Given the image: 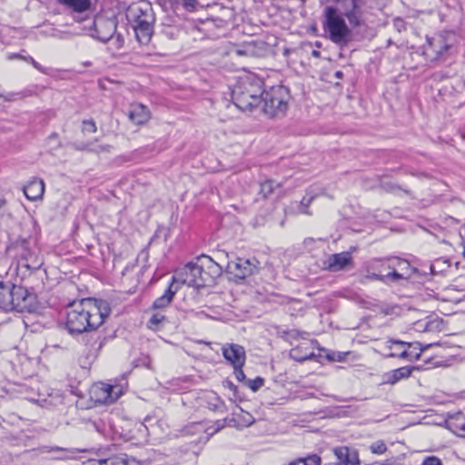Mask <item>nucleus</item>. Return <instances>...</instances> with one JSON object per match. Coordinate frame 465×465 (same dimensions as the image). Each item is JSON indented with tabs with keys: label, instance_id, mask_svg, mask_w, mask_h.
Returning <instances> with one entry per match:
<instances>
[{
	"label": "nucleus",
	"instance_id": "7c9ffc66",
	"mask_svg": "<svg viewBox=\"0 0 465 465\" xmlns=\"http://www.w3.org/2000/svg\"><path fill=\"white\" fill-rule=\"evenodd\" d=\"M290 356L292 359L297 361H303L311 359L313 356L312 352H302V348L300 346L293 348L290 351Z\"/></svg>",
	"mask_w": 465,
	"mask_h": 465
},
{
	"label": "nucleus",
	"instance_id": "2f4dec72",
	"mask_svg": "<svg viewBox=\"0 0 465 465\" xmlns=\"http://www.w3.org/2000/svg\"><path fill=\"white\" fill-rule=\"evenodd\" d=\"M107 42L110 43L109 49L113 52L119 51L123 48L124 44V39L121 35H113L111 39H109Z\"/></svg>",
	"mask_w": 465,
	"mask_h": 465
},
{
	"label": "nucleus",
	"instance_id": "4c0bfd02",
	"mask_svg": "<svg viewBox=\"0 0 465 465\" xmlns=\"http://www.w3.org/2000/svg\"><path fill=\"white\" fill-rule=\"evenodd\" d=\"M366 278L371 279V280H378V281L383 282L382 274L379 273L378 271L372 270L371 268V264L368 267Z\"/></svg>",
	"mask_w": 465,
	"mask_h": 465
},
{
	"label": "nucleus",
	"instance_id": "37998d69",
	"mask_svg": "<svg viewBox=\"0 0 465 465\" xmlns=\"http://www.w3.org/2000/svg\"><path fill=\"white\" fill-rule=\"evenodd\" d=\"M224 420H226V427H233L238 430L236 415H232L231 418H225Z\"/></svg>",
	"mask_w": 465,
	"mask_h": 465
},
{
	"label": "nucleus",
	"instance_id": "c756f323",
	"mask_svg": "<svg viewBox=\"0 0 465 465\" xmlns=\"http://www.w3.org/2000/svg\"><path fill=\"white\" fill-rule=\"evenodd\" d=\"M280 183H276L272 180H267L261 183L260 193L263 195V197H268L272 193H273L276 187H279Z\"/></svg>",
	"mask_w": 465,
	"mask_h": 465
},
{
	"label": "nucleus",
	"instance_id": "5fc2aeb1",
	"mask_svg": "<svg viewBox=\"0 0 465 465\" xmlns=\"http://www.w3.org/2000/svg\"><path fill=\"white\" fill-rule=\"evenodd\" d=\"M463 252L462 254L465 257V241L462 242Z\"/></svg>",
	"mask_w": 465,
	"mask_h": 465
},
{
	"label": "nucleus",
	"instance_id": "4468645a",
	"mask_svg": "<svg viewBox=\"0 0 465 465\" xmlns=\"http://www.w3.org/2000/svg\"><path fill=\"white\" fill-rule=\"evenodd\" d=\"M255 259L237 258L234 261H228L225 264L227 272L239 279H245L254 273L257 269Z\"/></svg>",
	"mask_w": 465,
	"mask_h": 465
},
{
	"label": "nucleus",
	"instance_id": "f704fd0d",
	"mask_svg": "<svg viewBox=\"0 0 465 465\" xmlns=\"http://www.w3.org/2000/svg\"><path fill=\"white\" fill-rule=\"evenodd\" d=\"M226 427V420L224 419L216 420L212 426L207 429L209 434H214Z\"/></svg>",
	"mask_w": 465,
	"mask_h": 465
},
{
	"label": "nucleus",
	"instance_id": "4be33fe9",
	"mask_svg": "<svg viewBox=\"0 0 465 465\" xmlns=\"http://www.w3.org/2000/svg\"><path fill=\"white\" fill-rule=\"evenodd\" d=\"M127 116L134 124H143L149 118L150 114L146 106L142 104H133L130 105Z\"/></svg>",
	"mask_w": 465,
	"mask_h": 465
},
{
	"label": "nucleus",
	"instance_id": "72a5a7b5",
	"mask_svg": "<svg viewBox=\"0 0 465 465\" xmlns=\"http://www.w3.org/2000/svg\"><path fill=\"white\" fill-rule=\"evenodd\" d=\"M264 384V380L261 377H256L253 380L246 381V385L252 391H257Z\"/></svg>",
	"mask_w": 465,
	"mask_h": 465
},
{
	"label": "nucleus",
	"instance_id": "864d4df0",
	"mask_svg": "<svg viewBox=\"0 0 465 465\" xmlns=\"http://www.w3.org/2000/svg\"><path fill=\"white\" fill-rule=\"evenodd\" d=\"M5 203V200L0 199V208H2Z\"/></svg>",
	"mask_w": 465,
	"mask_h": 465
},
{
	"label": "nucleus",
	"instance_id": "39448f33",
	"mask_svg": "<svg viewBox=\"0 0 465 465\" xmlns=\"http://www.w3.org/2000/svg\"><path fill=\"white\" fill-rule=\"evenodd\" d=\"M290 95L286 87L276 85L267 91L262 90V110L269 117L283 115L288 109Z\"/></svg>",
	"mask_w": 465,
	"mask_h": 465
},
{
	"label": "nucleus",
	"instance_id": "ea45409f",
	"mask_svg": "<svg viewBox=\"0 0 465 465\" xmlns=\"http://www.w3.org/2000/svg\"><path fill=\"white\" fill-rule=\"evenodd\" d=\"M252 52V45L248 44L242 48H236L235 53L237 55H248Z\"/></svg>",
	"mask_w": 465,
	"mask_h": 465
},
{
	"label": "nucleus",
	"instance_id": "6e6d98bb",
	"mask_svg": "<svg viewBox=\"0 0 465 465\" xmlns=\"http://www.w3.org/2000/svg\"><path fill=\"white\" fill-rule=\"evenodd\" d=\"M312 54H313L314 56H319L320 52H318V51H313V52H312Z\"/></svg>",
	"mask_w": 465,
	"mask_h": 465
},
{
	"label": "nucleus",
	"instance_id": "423d86ee",
	"mask_svg": "<svg viewBox=\"0 0 465 465\" xmlns=\"http://www.w3.org/2000/svg\"><path fill=\"white\" fill-rule=\"evenodd\" d=\"M6 254L17 261L18 266L29 271L39 269L43 262L38 253L32 250L28 241H15L6 248Z\"/></svg>",
	"mask_w": 465,
	"mask_h": 465
},
{
	"label": "nucleus",
	"instance_id": "a211bd4d",
	"mask_svg": "<svg viewBox=\"0 0 465 465\" xmlns=\"http://www.w3.org/2000/svg\"><path fill=\"white\" fill-rule=\"evenodd\" d=\"M352 264V256L349 252H342L330 255L324 262L326 269L331 272L345 270Z\"/></svg>",
	"mask_w": 465,
	"mask_h": 465
},
{
	"label": "nucleus",
	"instance_id": "0eeeda50",
	"mask_svg": "<svg viewBox=\"0 0 465 465\" xmlns=\"http://www.w3.org/2000/svg\"><path fill=\"white\" fill-rule=\"evenodd\" d=\"M453 45V34L444 32L427 37L423 45V54L429 61H437L446 57Z\"/></svg>",
	"mask_w": 465,
	"mask_h": 465
},
{
	"label": "nucleus",
	"instance_id": "aec40b11",
	"mask_svg": "<svg viewBox=\"0 0 465 465\" xmlns=\"http://www.w3.org/2000/svg\"><path fill=\"white\" fill-rule=\"evenodd\" d=\"M23 192L30 201L41 199L45 193V183L42 179L33 178L24 187Z\"/></svg>",
	"mask_w": 465,
	"mask_h": 465
},
{
	"label": "nucleus",
	"instance_id": "9d476101",
	"mask_svg": "<svg viewBox=\"0 0 465 465\" xmlns=\"http://www.w3.org/2000/svg\"><path fill=\"white\" fill-rule=\"evenodd\" d=\"M172 280L173 282L180 281L183 284L197 289L208 285L198 260L188 262L183 269L176 272V276Z\"/></svg>",
	"mask_w": 465,
	"mask_h": 465
},
{
	"label": "nucleus",
	"instance_id": "412c9836",
	"mask_svg": "<svg viewBox=\"0 0 465 465\" xmlns=\"http://www.w3.org/2000/svg\"><path fill=\"white\" fill-rule=\"evenodd\" d=\"M445 422L454 434L465 437V415L462 412L449 413Z\"/></svg>",
	"mask_w": 465,
	"mask_h": 465
},
{
	"label": "nucleus",
	"instance_id": "09e8293b",
	"mask_svg": "<svg viewBox=\"0 0 465 465\" xmlns=\"http://www.w3.org/2000/svg\"><path fill=\"white\" fill-rule=\"evenodd\" d=\"M196 427H197L196 424H191L190 426L186 427L185 430H187L188 433H193V431L191 430V429H194Z\"/></svg>",
	"mask_w": 465,
	"mask_h": 465
},
{
	"label": "nucleus",
	"instance_id": "a19ab883",
	"mask_svg": "<svg viewBox=\"0 0 465 465\" xmlns=\"http://www.w3.org/2000/svg\"><path fill=\"white\" fill-rule=\"evenodd\" d=\"M242 367L243 365L233 366L235 378L239 381H244L246 379L245 374L242 371Z\"/></svg>",
	"mask_w": 465,
	"mask_h": 465
},
{
	"label": "nucleus",
	"instance_id": "dca6fc26",
	"mask_svg": "<svg viewBox=\"0 0 465 465\" xmlns=\"http://www.w3.org/2000/svg\"><path fill=\"white\" fill-rule=\"evenodd\" d=\"M197 259L201 269L203 272L207 284L210 285L213 283L214 281L222 275L223 268L224 265L221 262H215L212 257L208 255H202Z\"/></svg>",
	"mask_w": 465,
	"mask_h": 465
},
{
	"label": "nucleus",
	"instance_id": "c85d7f7f",
	"mask_svg": "<svg viewBox=\"0 0 465 465\" xmlns=\"http://www.w3.org/2000/svg\"><path fill=\"white\" fill-rule=\"evenodd\" d=\"M166 322V317L160 313H153L147 322V326L149 329L153 331H157L161 328L162 324Z\"/></svg>",
	"mask_w": 465,
	"mask_h": 465
},
{
	"label": "nucleus",
	"instance_id": "49530a36",
	"mask_svg": "<svg viewBox=\"0 0 465 465\" xmlns=\"http://www.w3.org/2000/svg\"><path fill=\"white\" fill-rule=\"evenodd\" d=\"M29 61L35 68H36L37 70H41V65L33 57H29Z\"/></svg>",
	"mask_w": 465,
	"mask_h": 465
},
{
	"label": "nucleus",
	"instance_id": "1a4fd4ad",
	"mask_svg": "<svg viewBox=\"0 0 465 465\" xmlns=\"http://www.w3.org/2000/svg\"><path fill=\"white\" fill-rule=\"evenodd\" d=\"M353 28L364 25L366 0H339L335 6Z\"/></svg>",
	"mask_w": 465,
	"mask_h": 465
},
{
	"label": "nucleus",
	"instance_id": "7ed1b4c3",
	"mask_svg": "<svg viewBox=\"0 0 465 465\" xmlns=\"http://www.w3.org/2000/svg\"><path fill=\"white\" fill-rule=\"evenodd\" d=\"M127 19L133 25L137 41L147 45L153 35L154 16L152 5L148 2H140L130 5L126 12Z\"/></svg>",
	"mask_w": 465,
	"mask_h": 465
},
{
	"label": "nucleus",
	"instance_id": "6e6552de",
	"mask_svg": "<svg viewBox=\"0 0 465 465\" xmlns=\"http://www.w3.org/2000/svg\"><path fill=\"white\" fill-rule=\"evenodd\" d=\"M82 22L84 23L83 30L88 35L104 43L111 39L116 31V24L111 19L85 17Z\"/></svg>",
	"mask_w": 465,
	"mask_h": 465
},
{
	"label": "nucleus",
	"instance_id": "c9c22d12",
	"mask_svg": "<svg viewBox=\"0 0 465 465\" xmlns=\"http://www.w3.org/2000/svg\"><path fill=\"white\" fill-rule=\"evenodd\" d=\"M313 198H314L313 196H309V197L305 196L302 198V200L300 203V206H299V210L301 213H305V214H311V213L308 210V207L311 204V203L312 202Z\"/></svg>",
	"mask_w": 465,
	"mask_h": 465
},
{
	"label": "nucleus",
	"instance_id": "e433bc0d",
	"mask_svg": "<svg viewBox=\"0 0 465 465\" xmlns=\"http://www.w3.org/2000/svg\"><path fill=\"white\" fill-rule=\"evenodd\" d=\"M97 130L96 124L93 120H84L83 121V131L88 133H95Z\"/></svg>",
	"mask_w": 465,
	"mask_h": 465
},
{
	"label": "nucleus",
	"instance_id": "a878e982",
	"mask_svg": "<svg viewBox=\"0 0 465 465\" xmlns=\"http://www.w3.org/2000/svg\"><path fill=\"white\" fill-rule=\"evenodd\" d=\"M391 264V259H378L374 260L371 262V268L374 271H378L379 273L382 274L383 276V282H391V278L387 276V272L391 271V269H389L387 266Z\"/></svg>",
	"mask_w": 465,
	"mask_h": 465
},
{
	"label": "nucleus",
	"instance_id": "9b49d317",
	"mask_svg": "<svg viewBox=\"0 0 465 465\" xmlns=\"http://www.w3.org/2000/svg\"><path fill=\"white\" fill-rule=\"evenodd\" d=\"M10 300H12L10 312H31L36 309V296L23 286L13 283Z\"/></svg>",
	"mask_w": 465,
	"mask_h": 465
},
{
	"label": "nucleus",
	"instance_id": "b1692460",
	"mask_svg": "<svg viewBox=\"0 0 465 465\" xmlns=\"http://www.w3.org/2000/svg\"><path fill=\"white\" fill-rule=\"evenodd\" d=\"M47 452H57L58 455L54 458L55 460H73L77 457V454L82 452V450L75 448H61L58 446L49 447Z\"/></svg>",
	"mask_w": 465,
	"mask_h": 465
},
{
	"label": "nucleus",
	"instance_id": "3c124183",
	"mask_svg": "<svg viewBox=\"0 0 465 465\" xmlns=\"http://www.w3.org/2000/svg\"><path fill=\"white\" fill-rule=\"evenodd\" d=\"M424 331H429L430 330V323L427 322L425 325H424V328H423Z\"/></svg>",
	"mask_w": 465,
	"mask_h": 465
},
{
	"label": "nucleus",
	"instance_id": "cd10ccee",
	"mask_svg": "<svg viewBox=\"0 0 465 465\" xmlns=\"http://www.w3.org/2000/svg\"><path fill=\"white\" fill-rule=\"evenodd\" d=\"M61 4L68 6L73 11L83 13L89 9L91 0H58Z\"/></svg>",
	"mask_w": 465,
	"mask_h": 465
},
{
	"label": "nucleus",
	"instance_id": "6ab92c4d",
	"mask_svg": "<svg viewBox=\"0 0 465 465\" xmlns=\"http://www.w3.org/2000/svg\"><path fill=\"white\" fill-rule=\"evenodd\" d=\"M420 366H404L386 372L383 375V382L394 385L401 380H406L414 371H420Z\"/></svg>",
	"mask_w": 465,
	"mask_h": 465
},
{
	"label": "nucleus",
	"instance_id": "4d7b16f0",
	"mask_svg": "<svg viewBox=\"0 0 465 465\" xmlns=\"http://www.w3.org/2000/svg\"><path fill=\"white\" fill-rule=\"evenodd\" d=\"M5 99L7 100V101H11L12 100V98H9V97H5Z\"/></svg>",
	"mask_w": 465,
	"mask_h": 465
},
{
	"label": "nucleus",
	"instance_id": "603ef678",
	"mask_svg": "<svg viewBox=\"0 0 465 465\" xmlns=\"http://www.w3.org/2000/svg\"><path fill=\"white\" fill-rule=\"evenodd\" d=\"M336 76H337L338 78H341V77L342 76V73H341V72H340V71L336 72Z\"/></svg>",
	"mask_w": 465,
	"mask_h": 465
},
{
	"label": "nucleus",
	"instance_id": "a18cd8bd",
	"mask_svg": "<svg viewBox=\"0 0 465 465\" xmlns=\"http://www.w3.org/2000/svg\"><path fill=\"white\" fill-rule=\"evenodd\" d=\"M196 0H183V5L187 9H193L195 7Z\"/></svg>",
	"mask_w": 465,
	"mask_h": 465
},
{
	"label": "nucleus",
	"instance_id": "5701e85b",
	"mask_svg": "<svg viewBox=\"0 0 465 465\" xmlns=\"http://www.w3.org/2000/svg\"><path fill=\"white\" fill-rule=\"evenodd\" d=\"M13 290V282L0 279V309L5 312H10L11 307V292Z\"/></svg>",
	"mask_w": 465,
	"mask_h": 465
},
{
	"label": "nucleus",
	"instance_id": "8fccbe9b",
	"mask_svg": "<svg viewBox=\"0 0 465 465\" xmlns=\"http://www.w3.org/2000/svg\"><path fill=\"white\" fill-rule=\"evenodd\" d=\"M21 56L18 54H8V59L20 58Z\"/></svg>",
	"mask_w": 465,
	"mask_h": 465
},
{
	"label": "nucleus",
	"instance_id": "f3484780",
	"mask_svg": "<svg viewBox=\"0 0 465 465\" xmlns=\"http://www.w3.org/2000/svg\"><path fill=\"white\" fill-rule=\"evenodd\" d=\"M223 355L232 366L244 365L245 350L242 346L235 343H226L222 348Z\"/></svg>",
	"mask_w": 465,
	"mask_h": 465
},
{
	"label": "nucleus",
	"instance_id": "de8ad7c7",
	"mask_svg": "<svg viewBox=\"0 0 465 465\" xmlns=\"http://www.w3.org/2000/svg\"><path fill=\"white\" fill-rule=\"evenodd\" d=\"M393 345L397 346L396 344L389 343V341H387L386 347L390 350L389 352H401L399 350H393Z\"/></svg>",
	"mask_w": 465,
	"mask_h": 465
},
{
	"label": "nucleus",
	"instance_id": "bb28decb",
	"mask_svg": "<svg viewBox=\"0 0 465 465\" xmlns=\"http://www.w3.org/2000/svg\"><path fill=\"white\" fill-rule=\"evenodd\" d=\"M232 415H236L237 417V425L238 430H242L244 428H248L255 422V419L253 416L243 411L242 408H239L238 411H233Z\"/></svg>",
	"mask_w": 465,
	"mask_h": 465
},
{
	"label": "nucleus",
	"instance_id": "2eb2a0df",
	"mask_svg": "<svg viewBox=\"0 0 465 465\" xmlns=\"http://www.w3.org/2000/svg\"><path fill=\"white\" fill-rule=\"evenodd\" d=\"M390 259L391 264L387 267L391 269V271L387 272V276L391 278V282H396L411 276L414 269L407 260L399 257H391Z\"/></svg>",
	"mask_w": 465,
	"mask_h": 465
},
{
	"label": "nucleus",
	"instance_id": "20e7f679",
	"mask_svg": "<svg viewBox=\"0 0 465 465\" xmlns=\"http://www.w3.org/2000/svg\"><path fill=\"white\" fill-rule=\"evenodd\" d=\"M351 25H348L338 8L329 5L323 11L322 28L327 37L335 45L347 46L351 39Z\"/></svg>",
	"mask_w": 465,
	"mask_h": 465
},
{
	"label": "nucleus",
	"instance_id": "c03bdc74",
	"mask_svg": "<svg viewBox=\"0 0 465 465\" xmlns=\"http://www.w3.org/2000/svg\"><path fill=\"white\" fill-rule=\"evenodd\" d=\"M84 465H104V459H90Z\"/></svg>",
	"mask_w": 465,
	"mask_h": 465
},
{
	"label": "nucleus",
	"instance_id": "f03ea898",
	"mask_svg": "<svg viewBox=\"0 0 465 465\" xmlns=\"http://www.w3.org/2000/svg\"><path fill=\"white\" fill-rule=\"evenodd\" d=\"M262 82L254 76L240 80L232 91V99L236 107L243 112H252L262 104Z\"/></svg>",
	"mask_w": 465,
	"mask_h": 465
},
{
	"label": "nucleus",
	"instance_id": "393cba45",
	"mask_svg": "<svg viewBox=\"0 0 465 465\" xmlns=\"http://www.w3.org/2000/svg\"><path fill=\"white\" fill-rule=\"evenodd\" d=\"M174 282H171L169 287L165 290L164 293L161 296V297H158L153 303V309L154 310H157V309H163V308H166L170 305V303L172 302L175 293H176V290H173V285Z\"/></svg>",
	"mask_w": 465,
	"mask_h": 465
},
{
	"label": "nucleus",
	"instance_id": "ddd939ff",
	"mask_svg": "<svg viewBox=\"0 0 465 465\" xmlns=\"http://www.w3.org/2000/svg\"><path fill=\"white\" fill-rule=\"evenodd\" d=\"M389 343L400 345L402 347L401 352H388L387 357L400 358L410 361H414L420 359L421 352L430 347V344L422 346L420 342H406L400 340H389Z\"/></svg>",
	"mask_w": 465,
	"mask_h": 465
},
{
	"label": "nucleus",
	"instance_id": "f8f14e48",
	"mask_svg": "<svg viewBox=\"0 0 465 465\" xmlns=\"http://www.w3.org/2000/svg\"><path fill=\"white\" fill-rule=\"evenodd\" d=\"M89 393L91 400L95 403L110 404L123 394V390L118 386L99 382L91 387Z\"/></svg>",
	"mask_w": 465,
	"mask_h": 465
},
{
	"label": "nucleus",
	"instance_id": "58836bf2",
	"mask_svg": "<svg viewBox=\"0 0 465 465\" xmlns=\"http://www.w3.org/2000/svg\"><path fill=\"white\" fill-rule=\"evenodd\" d=\"M104 465H126L125 460L119 457L104 459Z\"/></svg>",
	"mask_w": 465,
	"mask_h": 465
},
{
	"label": "nucleus",
	"instance_id": "79ce46f5",
	"mask_svg": "<svg viewBox=\"0 0 465 465\" xmlns=\"http://www.w3.org/2000/svg\"><path fill=\"white\" fill-rule=\"evenodd\" d=\"M422 465H442V462L439 458L435 456H430L423 460Z\"/></svg>",
	"mask_w": 465,
	"mask_h": 465
},
{
	"label": "nucleus",
	"instance_id": "473e14b6",
	"mask_svg": "<svg viewBox=\"0 0 465 465\" xmlns=\"http://www.w3.org/2000/svg\"><path fill=\"white\" fill-rule=\"evenodd\" d=\"M370 450L374 454H383L387 451V446L383 440H377L371 444Z\"/></svg>",
	"mask_w": 465,
	"mask_h": 465
},
{
	"label": "nucleus",
	"instance_id": "f257e3e1",
	"mask_svg": "<svg viewBox=\"0 0 465 465\" xmlns=\"http://www.w3.org/2000/svg\"><path fill=\"white\" fill-rule=\"evenodd\" d=\"M111 313L106 301L83 299L71 302L66 308L65 326L70 333H82L97 329Z\"/></svg>",
	"mask_w": 465,
	"mask_h": 465
},
{
	"label": "nucleus",
	"instance_id": "13d9d810",
	"mask_svg": "<svg viewBox=\"0 0 465 465\" xmlns=\"http://www.w3.org/2000/svg\"><path fill=\"white\" fill-rule=\"evenodd\" d=\"M423 325H424V324H422V323H418V326H419V327H421V326H423Z\"/></svg>",
	"mask_w": 465,
	"mask_h": 465
},
{
	"label": "nucleus",
	"instance_id": "bf43d9fd",
	"mask_svg": "<svg viewBox=\"0 0 465 465\" xmlns=\"http://www.w3.org/2000/svg\"><path fill=\"white\" fill-rule=\"evenodd\" d=\"M464 258H465V256H464Z\"/></svg>",
	"mask_w": 465,
	"mask_h": 465
}]
</instances>
